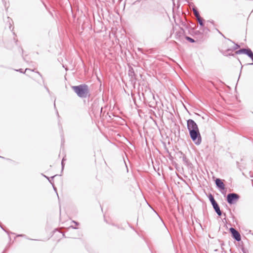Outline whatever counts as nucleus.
Masks as SVG:
<instances>
[{"label":"nucleus","mask_w":253,"mask_h":253,"mask_svg":"<svg viewBox=\"0 0 253 253\" xmlns=\"http://www.w3.org/2000/svg\"><path fill=\"white\" fill-rule=\"evenodd\" d=\"M191 28L189 30L190 34L194 37L196 42L199 44L203 43L209 37V32L207 31H201Z\"/></svg>","instance_id":"1"},{"label":"nucleus","mask_w":253,"mask_h":253,"mask_svg":"<svg viewBox=\"0 0 253 253\" xmlns=\"http://www.w3.org/2000/svg\"><path fill=\"white\" fill-rule=\"evenodd\" d=\"M72 88L80 98H85L89 96L88 86L86 84L72 86Z\"/></svg>","instance_id":"2"},{"label":"nucleus","mask_w":253,"mask_h":253,"mask_svg":"<svg viewBox=\"0 0 253 253\" xmlns=\"http://www.w3.org/2000/svg\"><path fill=\"white\" fill-rule=\"evenodd\" d=\"M178 28V29H177L176 27L173 26L169 38L181 42L183 40L185 36L184 35V31L183 29L182 28Z\"/></svg>","instance_id":"3"},{"label":"nucleus","mask_w":253,"mask_h":253,"mask_svg":"<svg viewBox=\"0 0 253 253\" xmlns=\"http://www.w3.org/2000/svg\"><path fill=\"white\" fill-rule=\"evenodd\" d=\"M190 136L193 142L197 145L201 143L202 137L199 130L189 133Z\"/></svg>","instance_id":"4"},{"label":"nucleus","mask_w":253,"mask_h":253,"mask_svg":"<svg viewBox=\"0 0 253 253\" xmlns=\"http://www.w3.org/2000/svg\"><path fill=\"white\" fill-rule=\"evenodd\" d=\"M239 199V195L236 193H230L226 196V201L230 205L236 204Z\"/></svg>","instance_id":"5"},{"label":"nucleus","mask_w":253,"mask_h":253,"mask_svg":"<svg viewBox=\"0 0 253 253\" xmlns=\"http://www.w3.org/2000/svg\"><path fill=\"white\" fill-rule=\"evenodd\" d=\"M235 54H244L247 55L253 61L252 63H249L247 65H253V52L250 48L248 47L247 48L240 49L236 51L235 52Z\"/></svg>","instance_id":"6"},{"label":"nucleus","mask_w":253,"mask_h":253,"mask_svg":"<svg viewBox=\"0 0 253 253\" xmlns=\"http://www.w3.org/2000/svg\"><path fill=\"white\" fill-rule=\"evenodd\" d=\"M187 126L189 133L199 130L197 124L192 119L187 121Z\"/></svg>","instance_id":"7"},{"label":"nucleus","mask_w":253,"mask_h":253,"mask_svg":"<svg viewBox=\"0 0 253 253\" xmlns=\"http://www.w3.org/2000/svg\"><path fill=\"white\" fill-rule=\"evenodd\" d=\"M185 17H171L172 19L174 21L175 25L181 28L180 26H186V22L185 19Z\"/></svg>","instance_id":"8"},{"label":"nucleus","mask_w":253,"mask_h":253,"mask_svg":"<svg viewBox=\"0 0 253 253\" xmlns=\"http://www.w3.org/2000/svg\"><path fill=\"white\" fill-rule=\"evenodd\" d=\"M197 19V21L198 23L200 26V30L204 31H207L208 32L210 31V30H208L207 29V23L205 24L206 20H205L203 17H196Z\"/></svg>","instance_id":"9"},{"label":"nucleus","mask_w":253,"mask_h":253,"mask_svg":"<svg viewBox=\"0 0 253 253\" xmlns=\"http://www.w3.org/2000/svg\"><path fill=\"white\" fill-rule=\"evenodd\" d=\"M227 40L228 41H230V42H232L233 43H234V46L233 47L232 49H227V50L224 51H221L222 53L223 54V55L224 56H235V54H233V53H229V52L230 51H233V50H236L237 49L239 48L240 47V45L237 44V43H235L234 42L232 41L231 40L229 39H227Z\"/></svg>","instance_id":"10"},{"label":"nucleus","mask_w":253,"mask_h":253,"mask_svg":"<svg viewBox=\"0 0 253 253\" xmlns=\"http://www.w3.org/2000/svg\"><path fill=\"white\" fill-rule=\"evenodd\" d=\"M229 231L231 234L232 237L234 239L238 242L241 240V236L239 232L236 229L233 227H231L229 229Z\"/></svg>","instance_id":"11"},{"label":"nucleus","mask_w":253,"mask_h":253,"mask_svg":"<svg viewBox=\"0 0 253 253\" xmlns=\"http://www.w3.org/2000/svg\"><path fill=\"white\" fill-rule=\"evenodd\" d=\"M215 183L216 187L220 190H224L225 189V185L220 178H216L215 180Z\"/></svg>","instance_id":"12"},{"label":"nucleus","mask_w":253,"mask_h":253,"mask_svg":"<svg viewBox=\"0 0 253 253\" xmlns=\"http://www.w3.org/2000/svg\"><path fill=\"white\" fill-rule=\"evenodd\" d=\"M215 212L217 214L218 216H221L222 215V211H220V207L216 202V203H214L211 205Z\"/></svg>","instance_id":"13"},{"label":"nucleus","mask_w":253,"mask_h":253,"mask_svg":"<svg viewBox=\"0 0 253 253\" xmlns=\"http://www.w3.org/2000/svg\"><path fill=\"white\" fill-rule=\"evenodd\" d=\"M206 23H207V29L208 30H210V28H211V25H214V21L213 20H206L205 24Z\"/></svg>","instance_id":"14"},{"label":"nucleus","mask_w":253,"mask_h":253,"mask_svg":"<svg viewBox=\"0 0 253 253\" xmlns=\"http://www.w3.org/2000/svg\"><path fill=\"white\" fill-rule=\"evenodd\" d=\"M128 75L131 78H135V74L132 68H130L128 71Z\"/></svg>","instance_id":"15"},{"label":"nucleus","mask_w":253,"mask_h":253,"mask_svg":"<svg viewBox=\"0 0 253 253\" xmlns=\"http://www.w3.org/2000/svg\"><path fill=\"white\" fill-rule=\"evenodd\" d=\"M208 198L211 205L216 203V201L215 200L214 197L211 194H209Z\"/></svg>","instance_id":"16"},{"label":"nucleus","mask_w":253,"mask_h":253,"mask_svg":"<svg viewBox=\"0 0 253 253\" xmlns=\"http://www.w3.org/2000/svg\"><path fill=\"white\" fill-rule=\"evenodd\" d=\"M184 38L191 43L196 42V41H195V39H193V38H192L190 37H188L187 36H185Z\"/></svg>","instance_id":"17"},{"label":"nucleus","mask_w":253,"mask_h":253,"mask_svg":"<svg viewBox=\"0 0 253 253\" xmlns=\"http://www.w3.org/2000/svg\"><path fill=\"white\" fill-rule=\"evenodd\" d=\"M6 22H9V28L10 30H11L12 24L13 23L12 20L11 18H10V17L7 16L6 18Z\"/></svg>","instance_id":"18"},{"label":"nucleus","mask_w":253,"mask_h":253,"mask_svg":"<svg viewBox=\"0 0 253 253\" xmlns=\"http://www.w3.org/2000/svg\"><path fill=\"white\" fill-rule=\"evenodd\" d=\"M42 175L44 177H45V178H46V179L49 181V182L51 183V185H53V182H52V180L53 179V178H54L55 176H56V175H54V176H51V177H48V176H46V175H44V174H42Z\"/></svg>","instance_id":"19"},{"label":"nucleus","mask_w":253,"mask_h":253,"mask_svg":"<svg viewBox=\"0 0 253 253\" xmlns=\"http://www.w3.org/2000/svg\"><path fill=\"white\" fill-rule=\"evenodd\" d=\"M14 70H15V71H17V72H20V73L25 74L26 71H27V70H30V69H28V68H26V69H25V72H24L23 71V69H15ZM31 71L34 72V70H31Z\"/></svg>","instance_id":"20"},{"label":"nucleus","mask_w":253,"mask_h":253,"mask_svg":"<svg viewBox=\"0 0 253 253\" xmlns=\"http://www.w3.org/2000/svg\"><path fill=\"white\" fill-rule=\"evenodd\" d=\"M193 12L194 13V15L195 16H200V14L198 12V10L197 9V8L196 7H193Z\"/></svg>","instance_id":"21"},{"label":"nucleus","mask_w":253,"mask_h":253,"mask_svg":"<svg viewBox=\"0 0 253 253\" xmlns=\"http://www.w3.org/2000/svg\"><path fill=\"white\" fill-rule=\"evenodd\" d=\"M182 160L185 163H187L188 162V159L186 158V157L184 155L183 157H182Z\"/></svg>","instance_id":"22"},{"label":"nucleus","mask_w":253,"mask_h":253,"mask_svg":"<svg viewBox=\"0 0 253 253\" xmlns=\"http://www.w3.org/2000/svg\"><path fill=\"white\" fill-rule=\"evenodd\" d=\"M64 158H63L62 159V162H61V167H62V171L64 169V166H65V163L64 162Z\"/></svg>","instance_id":"23"},{"label":"nucleus","mask_w":253,"mask_h":253,"mask_svg":"<svg viewBox=\"0 0 253 253\" xmlns=\"http://www.w3.org/2000/svg\"><path fill=\"white\" fill-rule=\"evenodd\" d=\"M215 30L219 34H220L223 38L226 39L225 37L224 36V35L216 28H215Z\"/></svg>","instance_id":"24"},{"label":"nucleus","mask_w":253,"mask_h":253,"mask_svg":"<svg viewBox=\"0 0 253 253\" xmlns=\"http://www.w3.org/2000/svg\"><path fill=\"white\" fill-rule=\"evenodd\" d=\"M52 185V187L53 188L54 190L56 192V194L58 195V194H57V189H56V188L55 187V186H54L53 183V185Z\"/></svg>","instance_id":"25"},{"label":"nucleus","mask_w":253,"mask_h":253,"mask_svg":"<svg viewBox=\"0 0 253 253\" xmlns=\"http://www.w3.org/2000/svg\"><path fill=\"white\" fill-rule=\"evenodd\" d=\"M241 250H242V252H243V253H247L246 250L244 248H243V247L242 248Z\"/></svg>","instance_id":"26"},{"label":"nucleus","mask_w":253,"mask_h":253,"mask_svg":"<svg viewBox=\"0 0 253 253\" xmlns=\"http://www.w3.org/2000/svg\"><path fill=\"white\" fill-rule=\"evenodd\" d=\"M0 158L6 159V160H8V161H12L11 159H10L9 158H4L3 157H2V156H0Z\"/></svg>","instance_id":"27"},{"label":"nucleus","mask_w":253,"mask_h":253,"mask_svg":"<svg viewBox=\"0 0 253 253\" xmlns=\"http://www.w3.org/2000/svg\"><path fill=\"white\" fill-rule=\"evenodd\" d=\"M70 228H73V229H78V227H74V226L73 225H71L69 227V229Z\"/></svg>","instance_id":"28"},{"label":"nucleus","mask_w":253,"mask_h":253,"mask_svg":"<svg viewBox=\"0 0 253 253\" xmlns=\"http://www.w3.org/2000/svg\"><path fill=\"white\" fill-rule=\"evenodd\" d=\"M73 222H74L76 225H78L79 224V223L78 222H77L76 221H73Z\"/></svg>","instance_id":"29"},{"label":"nucleus","mask_w":253,"mask_h":253,"mask_svg":"<svg viewBox=\"0 0 253 253\" xmlns=\"http://www.w3.org/2000/svg\"><path fill=\"white\" fill-rule=\"evenodd\" d=\"M138 50L140 52H141V53H143V50L142 48H138Z\"/></svg>","instance_id":"30"},{"label":"nucleus","mask_w":253,"mask_h":253,"mask_svg":"<svg viewBox=\"0 0 253 253\" xmlns=\"http://www.w3.org/2000/svg\"><path fill=\"white\" fill-rule=\"evenodd\" d=\"M25 236V235H23V234H20V235H17V236H18V237H24Z\"/></svg>","instance_id":"31"},{"label":"nucleus","mask_w":253,"mask_h":253,"mask_svg":"<svg viewBox=\"0 0 253 253\" xmlns=\"http://www.w3.org/2000/svg\"><path fill=\"white\" fill-rule=\"evenodd\" d=\"M45 88H46V89L47 91V92L49 93H50V91H49V89L47 87H46V86H45Z\"/></svg>","instance_id":"32"},{"label":"nucleus","mask_w":253,"mask_h":253,"mask_svg":"<svg viewBox=\"0 0 253 253\" xmlns=\"http://www.w3.org/2000/svg\"><path fill=\"white\" fill-rule=\"evenodd\" d=\"M23 59H24V61L27 62V61L26 60V58L25 57H23Z\"/></svg>","instance_id":"33"},{"label":"nucleus","mask_w":253,"mask_h":253,"mask_svg":"<svg viewBox=\"0 0 253 253\" xmlns=\"http://www.w3.org/2000/svg\"><path fill=\"white\" fill-rule=\"evenodd\" d=\"M223 215H224V216L225 217H226V214H225V213H224V214H223ZM224 219L226 220V217H225V218H224Z\"/></svg>","instance_id":"34"},{"label":"nucleus","mask_w":253,"mask_h":253,"mask_svg":"<svg viewBox=\"0 0 253 253\" xmlns=\"http://www.w3.org/2000/svg\"><path fill=\"white\" fill-rule=\"evenodd\" d=\"M37 73L41 76H42L41 74H40V73L39 72H37Z\"/></svg>","instance_id":"35"},{"label":"nucleus","mask_w":253,"mask_h":253,"mask_svg":"<svg viewBox=\"0 0 253 253\" xmlns=\"http://www.w3.org/2000/svg\"><path fill=\"white\" fill-rule=\"evenodd\" d=\"M169 21H172V20H171V18H170V17H169Z\"/></svg>","instance_id":"36"},{"label":"nucleus","mask_w":253,"mask_h":253,"mask_svg":"<svg viewBox=\"0 0 253 253\" xmlns=\"http://www.w3.org/2000/svg\"><path fill=\"white\" fill-rule=\"evenodd\" d=\"M98 18H99L100 20H102V18H101V16L98 17Z\"/></svg>","instance_id":"37"},{"label":"nucleus","mask_w":253,"mask_h":253,"mask_svg":"<svg viewBox=\"0 0 253 253\" xmlns=\"http://www.w3.org/2000/svg\"><path fill=\"white\" fill-rule=\"evenodd\" d=\"M54 107H55V100H54Z\"/></svg>","instance_id":"38"},{"label":"nucleus","mask_w":253,"mask_h":253,"mask_svg":"<svg viewBox=\"0 0 253 253\" xmlns=\"http://www.w3.org/2000/svg\"><path fill=\"white\" fill-rule=\"evenodd\" d=\"M21 49L22 53H23V49L22 48H21Z\"/></svg>","instance_id":"39"},{"label":"nucleus","mask_w":253,"mask_h":253,"mask_svg":"<svg viewBox=\"0 0 253 253\" xmlns=\"http://www.w3.org/2000/svg\"><path fill=\"white\" fill-rule=\"evenodd\" d=\"M172 1H173V4L174 5L175 4H174V0H172Z\"/></svg>","instance_id":"40"},{"label":"nucleus","mask_w":253,"mask_h":253,"mask_svg":"<svg viewBox=\"0 0 253 253\" xmlns=\"http://www.w3.org/2000/svg\"><path fill=\"white\" fill-rule=\"evenodd\" d=\"M121 18H122V16H120V20H121Z\"/></svg>","instance_id":"41"}]
</instances>
